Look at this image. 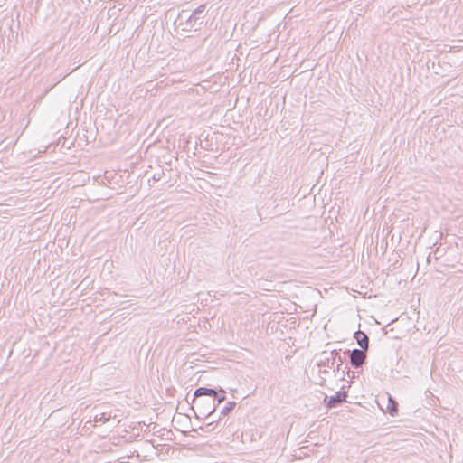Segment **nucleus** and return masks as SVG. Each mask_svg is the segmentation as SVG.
<instances>
[{
  "label": "nucleus",
  "mask_w": 463,
  "mask_h": 463,
  "mask_svg": "<svg viewBox=\"0 0 463 463\" xmlns=\"http://www.w3.org/2000/svg\"><path fill=\"white\" fill-rule=\"evenodd\" d=\"M201 414L209 418L212 414L216 411L217 405L214 402L213 399H206V398H193L192 400V409Z\"/></svg>",
  "instance_id": "obj_1"
},
{
  "label": "nucleus",
  "mask_w": 463,
  "mask_h": 463,
  "mask_svg": "<svg viewBox=\"0 0 463 463\" xmlns=\"http://www.w3.org/2000/svg\"><path fill=\"white\" fill-rule=\"evenodd\" d=\"M349 354L350 363L354 368L361 367L366 359V350L354 349L353 351H346Z\"/></svg>",
  "instance_id": "obj_2"
},
{
  "label": "nucleus",
  "mask_w": 463,
  "mask_h": 463,
  "mask_svg": "<svg viewBox=\"0 0 463 463\" xmlns=\"http://www.w3.org/2000/svg\"><path fill=\"white\" fill-rule=\"evenodd\" d=\"M347 398V392H337L335 395H332L330 397L326 396L325 402H326V407L331 409L337 407L341 403L345 402Z\"/></svg>",
  "instance_id": "obj_3"
},
{
  "label": "nucleus",
  "mask_w": 463,
  "mask_h": 463,
  "mask_svg": "<svg viewBox=\"0 0 463 463\" xmlns=\"http://www.w3.org/2000/svg\"><path fill=\"white\" fill-rule=\"evenodd\" d=\"M194 394V398L208 396V399H213L215 401V397L217 396V390L207 387H199L195 389Z\"/></svg>",
  "instance_id": "obj_4"
},
{
  "label": "nucleus",
  "mask_w": 463,
  "mask_h": 463,
  "mask_svg": "<svg viewBox=\"0 0 463 463\" xmlns=\"http://www.w3.org/2000/svg\"><path fill=\"white\" fill-rule=\"evenodd\" d=\"M204 10L205 5H199L195 10L193 11V13L188 17L187 24H190L191 26H194L193 23H196L199 20H201L200 24H202V14L204 12Z\"/></svg>",
  "instance_id": "obj_5"
},
{
  "label": "nucleus",
  "mask_w": 463,
  "mask_h": 463,
  "mask_svg": "<svg viewBox=\"0 0 463 463\" xmlns=\"http://www.w3.org/2000/svg\"><path fill=\"white\" fill-rule=\"evenodd\" d=\"M354 337L355 338L361 349L367 351L369 346V338L366 335V334L364 333L363 331L358 330L357 332L354 333Z\"/></svg>",
  "instance_id": "obj_6"
},
{
  "label": "nucleus",
  "mask_w": 463,
  "mask_h": 463,
  "mask_svg": "<svg viewBox=\"0 0 463 463\" xmlns=\"http://www.w3.org/2000/svg\"><path fill=\"white\" fill-rule=\"evenodd\" d=\"M262 437L261 432L258 430H249L242 433L243 442H254L260 439Z\"/></svg>",
  "instance_id": "obj_7"
},
{
  "label": "nucleus",
  "mask_w": 463,
  "mask_h": 463,
  "mask_svg": "<svg viewBox=\"0 0 463 463\" xmlns=\"http://www.w3.org/2000/svg\"><path fill=\"white\" fill-rule=\"evenodd\" d=\"M335 363H333L330 359L327 357H324L318 364L319 373L320 374H328L329 371L326 368H333Z\"/></svg>",
  "instance_id": "obj_8"
},
{
  "label": "nucleus",
  "mask_w": 463,
  "mask_h": 463,
  "mask_svg": "<svg viewBox=\"0 0 463 463\" xmlns=\"http://www.w3.org/2000/svg\"><path fill=\"white\" fill-rule=\"evenodd\" d=\"M398 407H399L398 402L393 398H392L389 395V397H388V404H387V407H386L387 412L389 414H391L392 416H394L398 412Z\"/></svg>",
  "instance_id": "obj_9"
},
{
  "label": "nucleus",
  "mask_w": 463,
  "mask_h": 463,
  "mask_svg": "<svg viewBox=\"0 0 463 463\" xmlns=\"http://www.w3.org/2000/svg\"><path fill=\"white\" fill-rule=\"evenodd\" d=\"M110 418H111V411L110 412L104 411V412L95 415L94 422H96V423L99 422L101 424H104V423L108 422L110 420Z\"/></svg>",
  "instance_id": "obj_10"
},
{
  "label": "nucleus",
  "mask_w": 463,
  "mask_h": 463,
  "mask_svg": "<svg viewBox=\"0 0 463 463\" xmlns=\"http://www.w3.org/2000/svg\"><path fill=\"white\" fill-rule=\"evenodd\" d=\"M220 419L216 421H212V422H209L208 424H206L205 426H202L200 427V430L203 432H206V433H209V432H212L213 431L216 427L218 426V424L220 423Z\"/></svg>",
  "instance_id": "obj_11"
},
{
  "label": "nucleus",
  "mask_w": 463,
  "mask_h": 463,
  "mask_svg": "<svg viewBox=\"0 0 463 463\" xmlns=\"http://www.w3.org/2000/svg\"><path fill=\"white\" fill-rule=\"evenodd\" d=\"M236 406V402H229L223 408L222 410L221 411V415L222 416H226L228 415L231 411H233V409L235 408Z\"/></svg>",
  "instance_id": "obj_12"
},
{
  "label": "nucleus",
  "mask_w": 463,
  "mask_h": 463,
  "mask_svg": "<svg viewBox=\"0 0 463 463\" xmlns=\"http://www.w3.org/2000/svg\"><path fill=\"white\" fill-rule=\"evenodd\" d=\"M322 355H324L325 357H327L328 359L333 361V363H336V358L339 357L340 351L333 350L329 354H327L326 352H323Z\"/></svg>",
  "instance_id": "obj_13"
},
{
  "label": "nucleus",
  "mask_w": 463,
  "mask_h": 463,
  "mask_svg": "<svg viewBox=\"0 0 463 463\" xmlns=\"http://www.w3.org/2000/svg\"><path fill=\"white\" fill-rule=\"evenodd\" d=\"M225 393L226 392L222 388H220L219 391H217V396L215 397V400H217V406L226 400Z\"/></svg>",
  "instance_id": "obj_14"
},
{
  "label": "nucleus",
  "mask_w": 463,
  "mask_h": 463,
  "mask_svg": "<svg viewBox=\"0 0 463 463\" xmlns=\"http://www.w3.org/2000/svg\"><path fill=\"white\" fill-rule=\"evenodd\" d=\"M346 371H347V374L349 375V373H350V370H349V368H348L347 364H346V365L343 368V370H342V372H343V375H345V373H346Z\"/></svg>",
  "instance_id": "obj_15"
},
{
  "label": "nucleus",
  "mask_w": 463,
  "mask_h": 463,
  "mask_svg": "<svg viewBox=\"0 0 463 463\" xmlns=\"http://www.w3.org/2000/svg\"><path fill=\"white\" fill-rule=\"evenodd\" d=\"M343 364H338L336 366V369L334 370V372H339L342 371L344 367H342Z\"/></svg>",
  "instance_id": "obj_16"
},
{
  "label": "nucleus",
  "mask_w": 463,
  "mask_h": 463,
  "mask_svg": "<svg viewBox=\"0 0 463 463\" xmlns=\"http://www.w3.org/2000/svg\"><path fill=\"white\" fill-rule=\"evenodd\" d=\"M336 363H338V364L344 363V358L341 356V354L339 355V357L336 358Z\"/></svg>",
  "instance_id": "obj_17"
},
{
  "label": "nucleus",
  "mask_w": 463,
  "mask_h": 463,
  "mask_svg": "<svg viewBox=\"0 0 463 463\" xmlns=\"http://www.w3.org/2000/svg\"><path fill=\"white\" fill-rule=\"evenodd\" d=\"M153 179H155V180H159V179H160V177H158V175H155L153 176Z\"/></svg>",
  "instance_id": "obj_18"
},
{
  "label": "nucleus",
  "mask_w": 463,
  "mask_h": 463,
  "mask_svg": "<svg viewBox=\"0 0 463 463\" xmlns=\"http://www.w3.org/2000/svg\"><path fill=\"white\" fill-rule=\"evenodd\" d=\"M153 179H155V180H159V179H160V177H158V175H155L153 176Z\"/></svg>",
  "instance_id": "obj_19"
}]
</instances>
